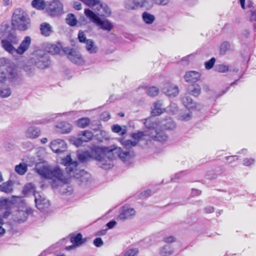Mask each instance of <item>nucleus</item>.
<instances>
[{
	"instance_id": "obj_1",
	"label": "nucleus",
	"mask_w": 256,
	"mask_h": 256,
	"mask_svg": "<svg viewBox=\"0 0 256 256\" xmlns=\"http://www.w3.org/2000/svg\"><path fill=\"white\" fill-rule=\"evenodd\" d=\"M90 152L91 158L97 160H101L103 157H106L107 155L110 157L112 154L114 155V152L116 154V156H120L122 161H125L126 157L128 156L127 150L123 152L120 148L115 145L108 147L94 146L90 149Z\"/></svg>"
},
{
	"instance_id": "obj_2",
	"label": "nucleus",
	"mask_w": 256,
	"mask_h": 256,
	"mask_svg": "<svg viewBox=\"0 0 256 256\" xmlns=\"http://www.w3.org/2000/svg\"><path fill=\"white\" fill-rule=\"evenodd\" d=\"M61 164L66 166V172L70 176L75 177L82 183L88 182L90 178V174L84 170H78L77 168L78 162L76 160H72L69 154L62 158L60 162Z\"/></svg>"
},
{
	"instance_id": "obj_3",
	"label": "nucleus",
	"mask_w": 256,
	"mask_h": 256,
	"mask_svg": "<svg viewBox=\"0 0 256 256\" xmlns=\"http://www.w3.org/2000/svg\"><path fill=\"white\" fill-rule=\"evenodd\" d=\"M36 170L42 177L53 181L56 180L63 181L64 180L63 172L58 166L52 168L37 164L36 166Z\"/></svg>"
},
{
	"instance_id": "obj_4",
	"label": "nucleus",
	"mask_w": 256,
	"mask_h": 256,
	"mask_svg": "<svg viewBox=\"0 0 256 256\" xmlns=\"http://www.w3.org/2000/svg\"><path fill=\"white\" fill-rule=\"evenodd\" d=\"M12 23L15 28L20 30H26L30 26V20L22 10L17 8L12 14Z\"/></svg>"
},
{
	"instance_id": "obj_5",
	"label": "nucleus",
	"mask_w": 256,
	"mask_h": 256,
	"mask_svg": "<svg viewBox=\"0 0 256 256\" xmlns=\"http://www.w3.org/2000/svg\"><path fill=\"white\" fill-rule=\"evenodd\" d=\"M85 15L100 28L110 32L113 28V24L108 20H102L96 13L89 8L84 9Z\"/></svg>"
},
{
	"instance_id": "obj_6",
	"label": "nucleus",
	"mask_w": 256,
	"mask_h": 256,
	"mask_svg": "<svg viewBox=\"0 0 256 256\" xmlns=\"http://www.w3.org/2000/svg\"><path fill=\"white\" fill-rule=\"evenodd\" d=\"M144 124L146 128L160 127L166 130H173L176 128L174 122L170 118L160 120L157 118H149L145 120Z\"/></svg>"
},
{
	"instance_id": "obj_7",
	"label": "nucleus",
	"mask_w": 256,
	"mask_h": 256,
	"mask_svg": "<svg viewBox=\"0 0 256 256\" xmlns=\"http://www.w3.org/2000/svg\"><path fill=\"white\" fill-rule=\"evenodd\" d=\"M18 43V40L16 35L10 34L1 40L2 48L8 53L15 56L16 54V48L15 46Z\"/></svg>"
},
{
	"instance_id": "obj_8",
	"label": "nucleus",
	"mask_w": 256,
	"mask_h": 256,
	"mask_svg": "<svg viewBox=\"0 0 256 256\" xmlns=\"http://www.w3.org/2000/svg\"><path fill=\"white\" fill-rule=\"evenodd\" d=\"M94 136L93 133L88 130L80 131L78 134V137L70 138V141L71 144L76 147L80 146L84 142H87L91 140Z\"/></svg>"
},
{
	"instance_id": "obj_9",
	"label": "nucleus",
	"mask_w": 256,
	"mask_h": 256,
	"mask_svg": "<svg viewBox=\"0 0 256 256\" xmlns=\"http://www.w3.org/2000/svg\"><path fill=\"white\" fill-rule=\"evenodd\" d=\"M162 128H147V133L148 136L152 140L162 143H164L168 142V136L166 132L161 130Z\"/></svg>"
},
{
	"instance_id": "obj_10",
	"label": "nucleus",
	"mask_w": 256,
	"mask_h": 256,
	"mask_svg": "<svg viewBox=\"0 0 256 256\" xmlns=\"http://www.w3.org/2000/svg\"><path fill=\"white\" fill-rule=\"evenodd\" d=\"M36 66L41 69L48 67L50 64L48 56L43 51H37L32 58Z\"/></svg>"
},
{
	"instance_id": "obj_11",
	"label": "nucleus",
	"mask_w": 256,
	"mask_h": 256,
	"mask_svg": "<svg viewBox=\"0 0 256 256\" xmlns=\"http://www.w3.org/2000/svg\"><path fill=\"white\" fill-rule=\"evenodd\" d=\"M46 11L52 16H59L63 14V5L58 0H54L46 8Z\"/></svg>"
},
{
	"instance_id": "obj_12",
	"label": "nucleus",
	"mask_w": 256,
	"mask_h": 256,
	"mask_svg": "<svg viewBox=\"0 0 256 256\" xmlns=\"http://www.w3.org/2000/svg\"><path fill=\"white\" fill-rule=\"evenodd\" d=\"M68 58L73 63L76 64H82L84 61L81 54L72 48H64V50Z\"/></svg>"
},
{
	"instance_id": "obj_13",
	"label": "nucleus",
	"mask_w": 256,
	"mask_h": 256,
	"mask_svg": "<svg viewBox=\"0 0 256 256\" xmlns=\"http://www.w3.org/2000/svg\"><path fill=\"white\" fill-rule=\"evenodd\" d=\"M152 6L153 4L150 0H131L129 4V8L132 10L144 8L146 10H149Z\"/></svg>"
},
{
	"instance_id": "obj_14",
	"label": "nucleus",
	"mask_w": 256,
	"mask_h": 256,
	"mask_svg": "<svg viewBox=\"0 0 256 256\" xmlns=\"http://www.w3.org/2000/svg\"><path fill=\"white\" fill-rule=\"evenodd\" d=\"M147 137V130L144 132L140 131L133 132L130 135V138L129 139V146H136L140 140H146Z\"/></svg>"
},
{
	"instance_id": "obj_15",
	"label": "nucleus",
	"mask_w": 256,
	"mask_h": 256,
	"mask_svg": "<svg viewBox=\"0 0 256 256\" xmlns=\"http://www.w3.org/2000/svg\"><path fill=\"white\" fill-rule=\"evenodd\" d=\"M50 148L55 153L60 154L64 152L66 148V142L61 139H56L50 143Z\"/></svg>"
},
{
	"instance_id": "obj_16",
	"label": "nucleus",
	"mask_w": 256,
	"mask_h": 256,
	"mask_svg": "<svg viewBox=\"0 0 256 256\" xmlns=\"http://www.w3.org/2000/svg\"><path fill=\"white\" fill-rule=\"evenodd\" d=\"M116 155V154L114 152V154H112L110 157L108 155L106 157H103L101 160H98V165L102 168L105 170L112 168L113 166L112 160L117 157L120 158V156Z\"/></svg>"
},
{
	"instance_id": "obj_17",
	"label": "nucleus",
	"mask_w": 256,
	"mask_h": 256,
	"mask_svg": "<svg viewBox=\"0 0 256 256\" xmlns=\"http://www.w3.org/2000/svg\"><path fill=\"white\" fill-rule=\"evenodd\" d=\"M94 10L97 12L96 14L98 16L108 17L111 14V10L108 6L101 1L94 8Z\"/></svg>"
},
{
	"instance_id": "obj_18",
	"label": "nucleus",
	"mask_w": 256,
	"mask_h": 256,
	"mask_svg": "<svg viewBox=\"0 0 256 256\" xmlns=\"http://www.w3.org/2000/svg\"><path fill=\"white\" fill-rule=\"evenodd\" d=\"M34 201L36 208L40 210H43L50 206L48 200L42 197L39 194L37 195L34 194Z\"/></svg>"
},
{
	"instance_id": "obj_19",
	"label": "nucleus",
	"mask_w": 256,
	"mask_h": 256,
	"mask_svg": "<svg viewBox=\"0 0 256 256\" xmlns=\"http://www.w3.org/2000/svg\"><path fill=\"white\" fill-rule=\"evenodd\" d=\"M162 90L165 94L171 97L176 96L179 92L178 87L170 83L164 84Z\"/></svg>"
},
{
	"instance_id": "obj_20",
	"label": "nucleus",
	"mask_w": 256,
	"mask_h": 256,
	"mask_svg": "<svg viewBox=\"0 0 256 256\" xmlns=\"http://www.w3.org/2000/svg\"><path fill=\"white\" fill-rule=\"evenodd\" d=\"M30 44L31 38L28 36H26L16 48V54L19 55L24 54L28 49Z\"/></svg>"
},
{
	"instance_id": "obj_21",
	"label": "nucleus",
	"mask_w": 256,
	"mask_h": 256,
	"mask_svg": "<svg viewBox=\"0 0 256 256\" xmlns=\"http://www.w3.org/2000/svg\"><path fill=\"white\" fill-rule=\"evenodd\" d=\"M200 74L198 72L190 71L186 73L184 78L188 82L195 83L200 80Z\"/></svg>"
},
{
	"instance_id": "obj_22",
	"label": "nucleus",
	"mask_w": 256,
	"mask_h": 256,
	"mask_svg": "<svg viewBox=\"0 0 256 256\" xmlns=\"http://www.w3.org/2000/svg\"><path fill=\"white\" fill-rule=\"evenodd\" d=\"M182 102L184 105L190 110L196 109L200 110L201 108L200 105L194 102L188 96H185L183 97Z\"/></svg>"
},
{
	"instance_id": "obj_23",
	"label": "nucleus",
	"mask_w": 256,
	"mask_h": 256,
	"mask_svg": "<svg viewBox=\"0 0 256 256\" xmlns=\"http://www.w3.org/2000/svg\"><path fill=\"white\" fill-rule=\"evenodd\" d=\"M32 210L31 208H26V210L18 211L16 214L15 220L19 223L23 222L26 220L29 214H31Z\"/></svg>"
},
{
	"instance_id": "obj_24",
	"label": "nucleus",
	"mask_w": 256,
	"mask_h": 256,
	"mask_svg": "<svg viewBox=\"0 0 256 256\" xmlns=\"http://www.w3.org/2000/svg\"><path fill=\"white\" fill-rule=\"evenodd\" d=\"M56 128L60 132L63 134L70 133L72 129V124L66 122L58 123Z\"/></svg>"
},
{
	"instance_id": "obj_25",
	"label": "nucleus",
	"mask_w": 256,
	"mask_h": 256,
	"mask_svg": "<svg viewBox=\"0 0 256 256\" xmlns=\"http://www.w3.org/2000/svg\"><path fill=\"white\" fill-rule=\"evenodd\" d=\"M40 129L34 126H30L28 127L25 132L26 136L30 139L36 138L40 135Z\"/></svg>"
},
{
	"instance_id": "obj_26",
	"label": "nucleus",
	"mask_w": 256,
	"mask_h": 256,
	"mask_svg": "<svg viewBox=\"0 0 256 256\" xmlns=\"http://www.w3.org/2000/svg\"><path fill=\"white\" fill-rule=\"evenodd\" d=\"M7 72L8 73V78L12 82L14 83L15 80H18L20 79L18 75L16 66L14 64L7 68Z\"/></svg>"
},
{
	"instance_id": "obj_27",
	"label": "nucleus",
	"mask_w": 256,
	"mask_h": 256,
	"mask_svg": "<svg viewBox=\"0 0 256 256\" xmlns=\"http://www.w3.org/2000/svg\"><path fill=\"white\" fill-rule=\"evenodd\" d=\"M14 182L9 180L5 182L0 184V191L6 193L10 194L13 192Z\"/></svg>"
},
{
	"instance_id": "obj_28",
	"label": "nucleus",
	"mask_w": 256,
	"mask_h": 256,
	"mask_svg": "<svg viewBox=\"0 0 256 256\" xmlns=\"http://www.w3.org/2000/svg\"><path fill=\"white\" fill-rule=\"evenodd\" d=\"M86 48L90 54H94L98 52V48L94 44L92 40L88 39L86 43Z\"/></svg>"
},
{
	"instance_id": "obj_29",
	"label": "nucleus",
	"mask_w": 256,
	"mask_h": 256,
	"mask_svg": "<svg viewBox=\"0 0 256 256\" xmlns=\"http://www.w3.org/2000/svg\"><path fill=\"white\" fill-rule=\"evenodd\" d=\"M174 253L173 248L168 245H164L159 248V254L162 256H170Z\"/></svg>"
},
{
	"instance_id": "obj_30",
	"label": "nucleus",
	"mask_w": 256,
	"mask_h": 256,
	"mask_svg": "<svg viewBox=\"0 0 256 256\" xmlns=\"http://www.w3.org/2000/svg\"><path fill=\"white\" fill-rule=\"evenodd\" d=\"M85 242L86 240L82 238V236L80 233L74 235L70 238V242L78 246H80Z\"/></svg>"
},
{
	"instance_id": "obj_31",
	"label": "nucleus",
	"mask_w": 256,
	"mask_h": 256,
	"mask_svg": "<svg viewBox=\"0 0 256 256\" xmlns=\"http://www.w3.org/2000/svg\"><path fill=\"white\" fill-rule=\"evenodd\" d=\"M22 193L25 196L30 194H32L34 196V194H36V195L38 194L36 191L34 184L32 183L28 184L24 186L22 190Z\"/></svg>"
},
{
	"instance_id": "obj_32",
	"label": "nucleus",
	"mask_w": 256,
	"mask_h": 256,
	"mask_svg": "<svg viewBox=\"0 0 256 256\" xmlns=\"http://www.w3.org/2000/svg\"><path fill=\"white\" fill-rule=\"evenodd\" d=\"M41 33L43 36H48L52 32V26L49 24L44 22L40 26Z\"/></svg>"
},
{
	"instance_id": "obj_33",
	"label": "nucleus",
	"mask_w": 256,
	"mask_h": 256,
	"mask_svg": "<svg viewBox=\"0 0 256 256\" xmlns=\"http://www.w3.org/2000/svg\"><path fill=\"white\" fill-rule=\"evenodd\" d=\"M142 19L146 24H150L154 22L156 18L154 15L145 12L142 14Z\"/></svg>"
},
{
	"instance_id": "obj_34",
	"label": "nucleus",
	"mask_w": 256,
	"mask_h": 256,
	"mask_svg": "<svg viewBox=\"0 0 256 256\" xmlns=\"http://www.w3.org/2000/svg\"><path fill=\"white\" fill-rule=\"evenodd\" d=\"M192 118V113L190 110H186L181 111L178 116V120L182 121H188L190 120Z\"/></svg>"
},
{
	"instance_id": "obj_35",
	"label": "nucleus",
	"mask_w": 256,
	"mask_h": 256,
	"mask_svg": "<svg viewBox=\"0 0 256 256\" xmlns=\"http://www.w3.org/2000/svg\"><path fill=\"white\" fill-rule=\"evenodd\" d=\"M164 112L162 108V104L160 101L156 102L154 104V107L152 108V113L155 116L162 114Z\"/></svg>"
},
{
	"instance_id": "obj_36",
	"label": "nucleus",
	"mask_w": 256,
	"mask_h": 256,
	"mask_svg": "<svg viewBox=\"0 0 256 256\" xmlns=\"http://www.w3.org/2000/svg\"><path fill=\"white\" fill-rule=\"evenodd\" d=\"M90 120L88 118H82L78 120L76 122V126L80 128H86L90 124Z\"/></svg>"
},
{
	"instance_id": "obj_37",
	"label": "nucleus",
	"mask_w": 256,
	"mask_h": 256,
	"mask_svg": "<svg viewBox=\"0 0 256 256\" xmlns=\"http://www.w3.org/2000/svg\"><path fill=\"white\" fill-rule=\"evenodd\" d=\"M46 50L52 54H56L60 52V48L56 44H48L46 46Z\"/></svg>"
},
{
	"instance_id": "obj_38",
	"label": "nucleus",
	"mask_w": 256,
	"mask_h": 256,
	"mask_svg": "<svg viewBox=\"0 0 256 256\" xmlns=\"http://www.w3.org/2000/svg\"><path fill=\"white\" fill-rule=\"evenodd\" d=\"M15 171L20 175H24L28 170V166L24 163H20L19 164L16 166Z\"/></svg>"
},
{
	"instance_id": "obj_39",
	"label": "nucleus",
	"mask_w": 256,
	"mask_h": 256,
	"mask_svg": "<svg viewBox=\"0 0 256 256\" xmlns=\"http://www.w3.org/2000/svg\"><path fill=\"white\" fill-rule=\"evenodd\" d=\"M128 217V206H124L120 210V214L118 218V220H124Z\"/></svg>"
},
{
	"instance_id": "obj_40",
	"label": "nucleus",
	"mask_w": 256,
	"mask_h": 256,
	"mask_svg": "<svg viewBox=\"0 0 256 256\" xmlns=\"http://www.w3.org/2000/svg\"><path fill=\"white\" fill-rule=\"evenodd\" d=\"M112 130L113 132L118 134L120 136H124L126 133V128H122L118 124H114L112 126Z\"/></svg>"
},
{
	"instance_id": "obj_41",
	"label": "nucleus",
	"mask_w": 256,
	"mask_h": 256,
	"mask_svg": "<svg viewBox=\"0 0 256 256\" xmlns=\"http://www.w3.org/2000/svg\"><path fill=\"white\" fill-rule=\"evenodd\" d=\"M32 6L38 10H43L45 8V3L44 0H33L32 2Z\"/></svg>"
},
{
	"instance_id": "obj_42",
	"label": "nucleus",
	"mask_w": 256,
	"mask_h": 256,
	"mask_svg": "<svg viewBox=\"0 0 256 256\" xmlns=\"http://www.w3.org/2000/svg\"><path fill=\"white\" fill-rule=\"evenodd\" d=\"M96 137L98 140L100 142L110 138L108 132L104 130H100L99 133L97 134Z\"/></svg>"
},
{
	"instance_id": "obj_43",
	"label": "nucleus",
	"mask_w": 256,
	"mask_h": 256,
	"mask_svg": "<svg viewBox=\"0 0 256 256\" xmlns=\"http://www.w3.org/2000/svg\"><path fill=\"white\" fill-rule=\"evenodd\" d=\"M66 22L70 26H75L77 22V20L74 14H69L67 15L66 18Z\"/></svg>"
},
{
	"instance_id": "obj_44",
	"label": "nucleus",
	"mask_w": 256,
	"mask_h": 256,
	"mask_svg": "<svg viewBox=\"0 0 256 256\" xmlns=\"http://www.w3.org/2000/svg\"><path fill=\"white\" fill-rule=\"evenodd\" d=\"M146 92L148 96H155L159 93V89L156 86H151L146 89Z\"/></svg>"
},
{
	"instance_id": "obj_45",
	"label": "nucleus",
	"mask_w": 256,
	"mask_h": 256,
	"mask_svg": "<svg viewBox=\"0 0 256 256\" xmlns=\"http://www.w3.org/2000/svg\"><path fill=\"white\" fill-rule=\"evenodd\" d=\"M78 160L80 161L84 162L88 158H91L90 152V151H85L80 153H78Z\"/></svg>"
},
{
	"instance_id": "obj_46",
	"label": "nucleus",
	"mask_w": 256,
	"mask_h": 256,
	"mask_svg": "<svg viewBox=\"0 0 256 256\" xmlns=\"http://www.w3.org/2000/svg\"><path fill=\"white\" fill-rule=\"evenodd\" d=\"M11 94V90L10 88H0V96L8 98Z\"/></svg>"
},
{
	"instance_id": "obj_47",
	"label": "nucleus",
	"mask_w": 256,
	"mask_h": 256,
	"mask_svg": "<svg viewBox=\"0 0 256 256\" xmlns=\"http://www.w3.org/2000/svg\"><path fill=\"white\" fill-rule=\"evenodd\" d=\"M82 2L86 6L94 9L98 4L100 0H82Z\"/></svg>"
},
{
	"instance_id": "obj_48",
	"label": "nucleus",
	"mask_w": 256,
	"mask_h": 256,
	"mask_svg": "<svg viewBox=\"0 0 256 256\" xmlns=\"http://www.w3.org/2000/svg\"><path fill=\"white\" fill-rule=\"evenodd\" d=\"M230 48V44L227 42H224L222 44L220 48V52L221 54H224Z\"/></svg>"
},
{
	"instance_id": "obj_49",
	"label": "nucleus",
	"mask_w": 256,
	"mask_h": 256,
	"mask_svg": "<svg viewBox=\"0 0 256 256\" xmlns=\"http://www.w3.org/2000/svg\"><path fill=\"white\" fill-rule=\"evenodd\" d=\"M201 92V88L199 85H195L194 88L190 90V94L196 96H199Z\"/></svg>"
},
{
	"instance_id": "obj_50",
	"label": "nucleus",
	"mask_w": 256,
	"mask_h": 256,
	"mask_svg": "<svg viewBox=\"0 0 256 256\" xmlns=\"http://www.w3.org/2000/svg\"><path fill=\"white\" fill-rule=\"evenodd\" d=\"M178 108L176 104L172 103L168 108L167 111L171 114H175L178 112Z\"/></svg>"
},
{
	"instance_id": "obj_51",
	"label": "nucleus",
	"mask_w": 256,
	"mask_h": 256,
	"mask_svg": "<svg viewBox=\"0 0 256 256\" xmlns=\"http://www.w3.org/2000/svg\"><path fill=\"white\" fill-rule=\"evenodd\" d=\"M152 194V191L150 190H146L142 191L140 194V198L142 199L146 198Z\"/></svg>"
},
{
	"instance_id": "obj_52",
	"label": "nucleus",
	"mask_w": 256,
	"mask_h": 256,
	"mask_svg": "<svg viewBox=\"0 0 256 256\" xmlns=\"http://www.w3.org/2000/svg\"><path fill=\"white\" fill-rule=\"evenodd\" d=\"M176 240V238L173 236H169L164 238L163 241L166 244H171L174 242Z\"/></svg>"
},
{
	"instance_id": "obj_53",
	"label": "nucleus",
	"mask_w": 256,
	"mask_h": 256,
	"mask_svg": "<svg viewBox=\"0 0 256 256\" xmlns=\"http://www.w3.org/2000/svg\"><path fill=\"white\" fill-rule=\"evenodd\" d=\"M78 38L79 41L80 42H84V43H86V40H88V39H86V38L85 36L84 32L81 30H80L78 32Z\"/></svg>"
},
{
	"instance_id": "obj_54",
	"label": "nucleus",
	"mask_w": 256,
	"mask_h": 256,
	"mask_svg": "<svg viewBox=\"0 0 256 256\" xmlns=\"http://www.w3.org/2000/svg\"><path fill=\"white\" fill-rule=\"evenodd\" d=\"M215 62H216L215 58H212L210 60L206 62V63H205L206 68L207 70L211 69L213 67Z\"/></svg>"
},
{
	"instance_id": "obj_55",
	"label": "nucleus",
	"mask_w": 256,
	"mask_h": 256,
	"mask_svg": "<svg viewBox=\"0 0 256 256\" xmlns=\"http://www.w3.org/2000/svg\"><path fill=\"white\" fill-rule=\"evenodd\" d=\"M4 220L0 216V237H2L6 234V230L2 227L4 224Z\"/></svg>"
},
{
	"instance_id": "obj_56",
	"label": "nucleus",
	"mask_w": 256,
	"mask_h": 256,
	"mask_svg": "<svg viewBox=\"0 0 256 256\" xmlns=\"http://www.w3.org/2000/svg\"><path fill=\"white\" fill-rule=\"evenodd\" d=\"M216 70L220 72H226L228 71V67L224 64H220L216 66Z\"/></svg>"
},
{
	"instance_id": "obj_57",
	"label": "nucleus",
	"mask_w": 256,
	"mask_h": 256,
	"mask_svg": "<svg viewBox=\"0 0 256 256\" xmlns=\"http://www.w3.org/2000/svg\"><path fill=\"white\" fill-rule=\"evenodd\" d=\"M156 4L165 6H167L170 2V0H153Z\"/></svg>"
},
{
	"instance_id": "obj_58",
	"label": "nucleus",
	"mask_w": 256,
	"mask_h": 256,
	"mask_svg": "<svg viewBox=\"0 0 256 256\" xmlns=\"http://www.w3.org/2000/svg\"><path fill=\"white\" fill-rule=\"evenodd\" d=\"M139 250L138 248H132L129 249V256H136Z\"/></svg>"
},
{
	"instance_id": "obj_59",
	"label": "nucleus",
	"mask_w": 256,
	"mask_h": 256,
	"mask_svg": "<svg viewBox=\"0 0 256 256\" xmlns=\"http://www.w3.org/2000/svg\"><path fill=\"white\" fill-rule=\"evenodd\" d=\"M94 244L96 247H100L103 245L104 242L100 238H96L94 240Z\"/></svg>"
},
{
	"instance_id": "obj_60",
	"label": "nucleus",
	"mask_w": 256,
	"mask_h": 256,
	"mask_svg": "<svg viewBox=\"0 0 256 256\" xmlns=\"http://www.w3.org/2000/svg\"><path fill=\"white\" fill-rule=\"evenodd\" d=\"M254 162V160L253 158H246L243 160V164L246 166H249L253 164Z\"/></svg>"
},
{
	"instance_id": "obj_61",
	"label": "nucleus",
	"mask_w": 256,
	"mask_h": 256,
	"mask_svg": "<svg viewBox=\"0 0 256 256\" xmlns=\"http://www.w3.org/2000/svg\"><path fill=\"white\" fill-rule=\"evenodd\" d=\"M116 224V222L114 220H112L106 224V226L108 229H112L114 228Z\"/></svg>"
},
{
	"instance_id": "obj_62",
	"label": "nucleus",
	"mask_w": 256,
	"mask_h": 256,
	"mask_svg": "<svg viewBox=\"0 0 256 256\" xmlns=\"http://www.w3.org/2000/svg\"><path fill=\"white\" fill-rule=\"evenodd\" d=\"M251 20L253 21L254 22V25L255 26V28H256V11L254 10L251 11Z\"/></svg>"
},
{
	"instance_id": "obj_63",
	"label": "nucleus",
	"mask_w": 256,
	"mask_h": 256,
	"mask_svg": "<svg viewBox=\"0 0 256 256\" xmlns=\"http://www.w3.org/2000/svg\"><path fill=\"white\" fill-rule=\"evenodd\" d=\"M204 211L206 214L213 212H214V208L210 206H207L204 208Z\"/></svg>"
},
{
	"instance_id": "obj_64",
	"label": "nucleus",
	"mask_w": 256,
	"mask_h": 256,
	"mask_svg": "<svg viewBox=\"0 0 256 256\" xmlns=\"http://www.w3.org/2000/svg\"><path fill=\"white\" fill-rule=\"evenodd\" d=\"M102 117L104 120L107 121L110 119V116L108 112H104L102 114Z\"/></svg>"
}]
</instances>
